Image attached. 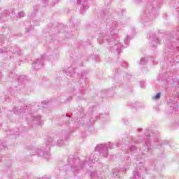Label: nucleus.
Instances as JSON below:
<instances>
[{
	"label": "nucleus",
	"mask_w": 179,
	"mask_h": 179,
	"mask_svg": "<svg viewBox=\"0 0 179 179\" xmlns=\"http://www.w3.org/2000/svg\"><path fill=\"white\" fill-rule=\"evenodd\" d=\"M154 99L155 100H157L159 99H160V93H157L155 96H154Z\"/></svg>",
	"instance_id": "nucleus-1"
}]
</instances>
